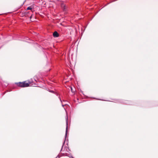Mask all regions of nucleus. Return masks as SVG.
<instances>
[{
	"label": "nucleus",
	"instance_id": "1",
	"mask_svg": "<svg viewBox=\"0 0 158 158\" xmlns=\"http://www.w3.org/2000/svg\"><path fill=\"white\" fill-rule=\"evenodd\" d=\"M30 84H32L31 82L30 81H24L23 82H19L17 83V85L18 86L21 87H27L29 86Z\"/></svg>",
	"mask_w": 158,
	"mask_h": 158
},
{
	"label": "nucleus",
	"instance_id": "2",
	"mask_svg": "<svg viewBox=\"0 0 158 158\" xmlns=\"http://www.w3.org/2000/svg\"><path fill=\"white\" fill-rule=\"evenodd\" d=\"M53 36L54 37H58L59 36V35L58 32L57 31H55L53 34Z\"/></svg>",
	"mask_w": 158,
	"mask_h": 158
},
{
	"label": "nucleus",
	"instance_id": "3",
	"mask_svg": "<svg viewBox=\"0 0 158 158\" xmlns=\"http://www.w3.org/2000/svg\"><path fill=\"white\" fill-rule=\"evenodd\" d=\"M32 8L31 6L28 7L27 9V10H32Z\"/></svg>",
	"mask_w": 158,
	"mask_h": 158
},
{
	"label": "nucleus",
	"instance_id": "4",
	"mask_svg": "<svg viewBox=\"0 0 158 158\" xmlns=\"http://www.w3.org/2000/svg\"><path fill=\"white\" fill-rule=\"evenodd\" d=\"M60 157V156L58 155L57 156L56 158H59Z\"/></svg>",
	"mask_w": 158,
	"mask_h": 158
},
{
	"label": "nucleus",
	"instance_id": "5",
	"mask_svg": "<svg viewBox=\"0 0 158 158\" xmlns=\"http://www.w3.org/2000/svg\"><path fill=\"white\" fill-rule=\"evenodd\" d=\"M71 91H72V92H73V89H72V87L71 88Z\"/></svg>",
	"mask_w": 158,
	"mask_h": 158
},
{
	"label": "nucleus",
	"instance_id": "6",
	"mask_svg": "<svg viewBox=\"0 0 158 158\" xmlns=\"http://www.w3.org/2000/svg\"><path fill=\"white\" fill-rule=\"evenodd\" d=\"M67 127H66V131H67Z\"/></svg>",
	"mask_w": 158,
	"mask_h": 158
}]
</instances>
